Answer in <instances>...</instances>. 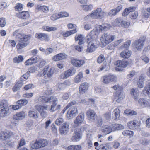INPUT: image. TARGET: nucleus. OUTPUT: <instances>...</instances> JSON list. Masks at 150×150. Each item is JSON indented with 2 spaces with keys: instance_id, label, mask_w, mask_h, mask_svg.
Segmentation results:
<instances>
[{
  "instance_id": "nucleus-1",
  "label": "nucleus",
  "mask_w": 150,
  "mask_h": 150,
  "mask_svg": "<svg viewBox=\"0 0 150 150\" xmlns=\"http://www.w3.org/2000/svg\"><path fill=\"white\" fill-rule=\"evenodd\" d=\"M38 100L40 102L44 103L49 102L51 103L52 104L50 109L51 112H53L55 111V106L58 103L57 98L54 96H52L49 98L41 96L39 97Z\"/></svg>"
},
{
  "instance_id": "nucleus-2",
  "label": "nucleus",
  "mask_w": 150,
  "mask_h": 150,
  "mask_svg": "<svg viewBox=\"0 0 150 150\" xmlns=\"http://www.w3.org/2000/svg\"><path fill=\"white\" fill-rule=\"evenodd\" d=\"M38 100L40 102L44 103L49 102L51 103L52 104L50 109L51 112H53L55 111V106L58 103L57 98L54 96H52L49 98L41 96L39 97Z\"/></svg>"
},
{
  "instance_id": "nucleus-3",
  "label": "nucleus",
  "mask_w": 150,
  "mask_h": 150,
  "mask_svg": "<svg viewBox=\"0 0 150 150\" xmlns=\"http://www.w3.org/2000/svg\"><path fill=\"white\" fill-rule=\"evenodd\" d=\"M87 42L88 43V48L87 51L92 52L93 51L94 47V31H91L86 37Z\"/></svg>"
},
{
  "instance_id": "nucleus-4",
  "label": "nucleus",
  "mask_w": 150,
  "mask_h": 150,
  "mask_svg": "<svg viewBox=\"0 0 150 150\" xmlns=\"http://www.w3.org/2000/svg\"><path fill=\"white\" fill-rule=\"evenodd\" d=\"M132 63L131 60L129 61L118 60L116 63L115 65L117 66L115 69L117 71H120L122 70L121 68H125L128 64H131Z\"/></svg>"
},
{
  "instance_id": "nucleus-5",
  "label": "nucleus",
  "mask_w": 150,
  "mask_h": 150,
  "mask_svg": "<svg viewBox=\"0 0 150 150\" xmlns=\"http://www.w3.org/2000/svg\"><path fill=\"white\" fill-rule=\"evenodd\" d=\"M18 30L15 31L13 33V35L14 36H16L15 38L19 41H21V40L28 41L31 37L30 35H25L24 34H22L21 33H18Z\"/></svg>"
},
{
  "instance_id": "nucleus-6",
  "label": "nucleus",
  "mask_w": 150,
  "mask_h": 150,
  "mask_svg": "<svg viewBox=\"0 0 150 150\" xmlns=\"http://www.w3.org/2000/svg\"><path fill=\"white\" fill-rule=\"evenodd\" d=\"M115 38V35L105 33L102 35L100 40L101 41L102 43L103 42L106 44H108L112 41Z\"/></svg>"
},
{
  "instance_id": "nucleus-7",
  "label": "nucleus",
  "mask_w": 150,
  "mask_h": 150,
  "mask_svg": "<svg viewBox=\"0 0 150 150\" xmlns=\"http://www.w3.org/2000/svg\"><path fill=\"white\" fill-rule=\"evenodd\" d=\"M103 82L105 84H108L110 82H115L116 80V76L112 74H109L103 76Z\"/></svg>"
},
{
  "instance_id": "nucleus-8",
  "label": "nucleus",
  "mask_w": 150,
  "mask_h": 150,
  "mask_svg": "<svg viewBox=\"0 0 150 150\" xmlns=\"http://www.w3.org/2000/svg\"><path fill=\"white\" fill-rule=\"evenodd\" d=\"M82 136L81 133L80 132L79 129H76L72 134L71 140L73 142H77L81 139Z\"/></svg>"
},
{
  "instance_id": "nucleus-9",
  "label": "nucleus",
  "mask_w": 150,
  "mask_h": 150,
  "mask_svg": "<svg viewBox=\"0 0 150 150\" xmlns=\"http://www.w3.org/2000/svg\"><path fill=\"white\" fill-rule=\"evenodd\" d=\"M145 40L144 37L140 38L139 40H135L134 43V47L137 50H141L144 45Z\"/></svg>"
},
{
  "instance_id": "nucleus-10",
  "label": "nucleus",
  "mask_w": 150,
  "mask_h": 150,
  "mask_svg": "<svg viewBox=\"0 0 150 150\" xmlns=\"http://www.w3.org/2000/svg\"><path fill=\"white\" fill-rule=\"evenodd\" d=\"M25 113L23 111L17 113L16 115H14L13 119L11 121V123L14 124L16 126L18 122H16L15 120H18L23 119L25 118Z\"/></svg>"
},
{
  "instance_id": "nucleus-11",
  "label": "nucleus",
  "mask_w": 150,
  "mask_h": 150,
  "mask_svg": "<svg viewBox=\"0 0 150 150\" xmlns=\"http://www.w3.org/2000/svg\"><path fill=\"white\" fill-rule=\"evenodd\" d=\"M106 13L102 11L100 8H97L94 11V18L101 19L105 16Z\"/></svg>"
},
{
  "instance_id": "nucleus-12",
  "label": "nucleus",
  "mask_w": 150,
  "mask_h": 150,
  "mask_svg": "<svg viewBox=\"0 0 150 150\" xmlns=\"http://www.w3.org/2000/svg\"><path fill=\"white\" fill-rule=\"evenodd\" d=\"M69 124L66 122L63 124L59 130L62 134H66L69 131Z\"/></svg>"
},
{
  "instance_id": "nucleus-13",
  "label": "nucleus",
  "mask_w": 150,
  "mask_h": 150,
  "mask_svg": "<svg viewBox=\"0 0 150 150\" xmlns=\"http://www.w3.org/2000/svg\"><path fill=\"white\" fill-rule=\"evenodd\" d=\"M84 114H79L74 121V127H76L83 122L84 120Z\"/></svg>"
},
{
  "instance_id": "nucleus-14",
  "label": "nucleus",
  "mask_w": 150,
  "mask_h": 150,
  "mask_svg": "<svg viewBox=\"0 0 150 150\" xmlns=\"http://www.w3.org/2000/svg\"><path fill=\"white\" fill-rule=\"evenodd\" d=\"M35 36L41 41H48L49 40L48 35L45 33H37L35 34Z\"/></svg>"
},
{
  "instance_id": "nucleus-15",
  "label": "nucleus",
  "mask_w": 150,
  "mask_h": 150,
  "mask_svg": "<svg viewBox=\"0 0 150 150\" xmlns=\"http://www.w3.org/2000/svg\"><path fill=\"white\" fill-rule=\"evenodd\" d=\"M39 59V57L34 56L33 57L27 60L25 63V64L26 65H32L38 61Z\"/></svg>"
},
{
  "instance_id": "nucleus-16",
  "label": "nucleus",
  "mask_w": 150,
  "mask_h": 150,
  "mask_svg": "<svg viewBox=\"0 0 150 150\" xmlns=\"http://www.w3.org/2000/svg\"><path fill=\"white\" fill-rule=\"evenodd\" d=\"M89 86V84L86 82L82 83L79 87V93L80 94H83L88 90Z\"/></svg>"
},
{
  "instance_id": "nucleus-17",
  "label": "nucleus",
  "mask_w": 150,
  "mask_h": 150,
  "mask_svg": "<svg viewBox=\"0 0 150 150\" xmlns=\"http://www.w3.org/2000/svg\"><path fill=\"white\" fill-rule=\"evenodd\" d=\"M72 64L76 67H79L83 65L85 63V61L83 60H78L73 59L71 60Z\"/></svg>"
},
{
  "instance_id": "nucleus-18",
  "label": "nucleus",
  "mask_w": 150,
  "mask_h": 150,
  "mask_svg": "<svg viewBox=\"0 0 150 150\" xmlns=\"http://www.w3.org/2000/svg\"><path fill=\"white\" fill-rule=\"evenodd\" d=\"M122 5H120L116 8L111 10L108 12V15L110 16H112L116 15L122 8Z\"/></svg>"
},
{
  "instance_id": "nucleus-19",
  "label": "nucleus",
  "mask_w": 150,
  "mask_h": 150,
  "mask_svg": "<svg viewBox=\"0 0 150 150\" xmlns=\"http://www.w3.org/2000/svg\"><path fill=\"white\" fill-rule=\"evenodd\" d=\"M143 94L148 96L150 98V81L147 82L146 85L144 87V89L142 91Z\"/></svg>"
},
{
  "instance_id": "nucleus-20",
  "label": "nucleus",
  "mask_w": 150,
  "mask_h": 150,
  "mask_svg": "<svg viewBox=\"0 0 150 150\" xmlns=\"http://www.w3.org/2000/svg\"><path fill=\"white\" fill-rule=\"evenodd\" d=\"M131 94L133 98L137 101L139 94L138 90L135 88H132L131 90Z\"/></svg>"
},
{
  "instance_id": "nucleus-21",
  "label": "nucleus",
  "mask_w": 150,
  "mask_h": 150,
  "mask_svg": "<svg viewBox=\"0 0 150 150\" xmlns=\"http://www.w3.org/2000/svg\"><path fill=\"white\" fill-rule=\"evenodd\" d=\"M77 108H75L70 111L69 110L67 112V118L69 119H71L73 118L77 113Z\"/></svg>"
},
{
  "instance_id": "nucleus-22",
  "label": "nucleus",
  "mask_w": 150,
  "mask_h": 150,
  "mask_svg": "<svg viewBox=\"0 0 150 150\" xmlns=\"http://www.w3.org/2000/svg\"><path fill=\"white\" fill-rule=\"evenodd\" d=\"M131 51L127 49H125L120 53V56L124 58L127 59L131 56Z\"/></svg>"
},
{
  "instance_id": "nucleus-23",
  "label": "nucleus",
  "mask_w": 150,
  "mask_h": 150,
  "mask_svg": "<svg viewBox=\"0 0 150 150\" xmlns=\"http://www.w3.org/2000/svg\"><path fill=\"white\" fill-rule=\"evenodd\" d=\"M12 134V132H11L8 131L3 132L0 134V139L5 140L10 137Z\"/></svg>"
},
{
  "instance_id": "nucleus-24",
  "label": "nucleus",
  "mask_w": 150,
  "mask_h": 150,
  "mask_svg": "<svg viewBox=\"0 0 150 150\" xmlns=\"http://www.w3.org/2000/svg\"><path fill=\"white\" fill-rule=\"evenodd\" d=\"M66 57V55L65 54L61 53L54 56L52 59L54 61H57L64 59Z\"/></svg>"
},
{
  "instance_id": "nucleus-25",
  "label": "nucleus",
  "mask_w": 150,
  "mask_h": 150,
  "mask_svg": "<svg viewBox=\"0 0 150 150\" xmlns=\"http://www.w3.org/2000/svg\"><path fill=\"white\" fill-rule=\"evenodd\" d=\"M110 62L108 63L104 62L101 66L100 69L98 70V71L104 70L105 71H108L109 70L110 67Z\"/></svg>"
},
{
  "instance_id": "nucleus-26",
  "label": "nucleus",
  "mask_w": 150,
  "mask_h": 150,
  "mask_svg": "<svg viewBox=\"0 0 150 150\" xmlns=\"http://www.w3.org/2000/svg\"><path fill=\"white\" fill-rule=\"evenodd\" d=\"M83 77V74L82 72H79L74 79V82L76 83L81 81Z\"/></svg>"
},
{
  "instance_id": "nucleus-27",
  "label": "nucleus",
  "mask_w": 150,
  "mask_h": 150,
  "mask_svg": "<svg viewBox=\"0 0 150 150\" xmlns=\"http://www.w3.org/2000/svg\"><path fill=\"white\" fill-rule=\"evenodd\" d=\"M138 102L139 105L142 107L148 106L149 104L147 100L143 98L139 99Z\"/></svg>"
},
{
  "instance_id": "nucleus-28",
  "label": "nucleus",
  "mask_w": 150,
  "mask_h": 150,
  "mask_svg": "<svg viewBox=\"0 0 150 150\" xmlns=\"http://www.w3.org/2000/svg\"><path fill=\"white\" fill-rule=\"evenodd\" d=\"M76 72V70L74 68H71L65 72L66 78H68L70 76L74 74Z\"/></svg>"
},
{
  "instance_id": "nucleus-29",
  "label": "nucleus",
  "mask_w": 150,
  "mask_h": 150,
  "mask_svg": "<svg viewBox=\"0 0 150 150\" xmlns=\"http://www.w3.org/2000/svg\"><path fill=\"white\" fill-rule=\"evenodd\" d=\"M23 81L21 80L18 81L13 88L14 92H16L19 90L23 85Z\"/></svg>"
},
{
  "instance_id": "nucleus-30",
  "label": "nucleus",
  "mask_w": 150,
  "mask_h": 150,
  "mask_svg": "<svg viewBox=\"0 0 150 150\" xmlns=\"http://www.w3.org/2000/svg\"><path fill=\"white\" fill-rule=\"evenodd\" d=\"M112 129L113 131L120 130L124 128V126L120 124H115L112 125Z\"/></svg>"
},
{
  "instance_id": "nucleus-31",
  "label": "nucleus",
  "mask_w": 150,
  "mask_h": 150,
  "mask_svg": "<svg viewBox=\"0 0 150 150\" xmlns=\"http://www.w3.org/2000/svg\"><path fill=\"white\" fill-rule=\"evenodd\" d=\"M106 27L105 26H102L99 25H97L95 28L94 30V34L97 35L100 31H101L103 29H105Z\"/></svg>"
},
{
  "instance_id": "nucleus-32",
  "label": "nucleus",
  "mask_w": 150,
  "mask_h": 150,
  "mask_svg": "<svg viewBox=\"0 0 150 150\" xmlns=\"http://www.w3.org/2000/svg\"><path fill=\"white\" fill-rule=\"evenodd\" d=\"M27 41L25 40H21L19 41V43L18 44L16 45L17 48L18 49H21L26 47L28 44L26 42Z\"/></svg>"
},
{
  "instance_id": "nucleus-33",
  "label": "nucleus",
  "mask_w": 150,
  "mask_h": 150,
  "mask_svg": "<svg viewBox=\"0 0 150 150\" xmlns=\"http://www.w3.org/2000/svg\"><path fill=\"white\" fill-rule=\"evenodd\" d=\"M86 115L89 120H93L94 110H93L89 109L87 111Z\"/></svg>"
},
{
  "instance_id": "nucleus-34",
  "label": "nucleus",
  "mask_w": 150,
  "mask_h": 150,
  "mask_svg": "<svg viewBox=\"0 0 150 150\" xmlns=\"http://www.w3.org/2000/svg\"><path fill=\"white\" fill-rule=\"evenodd\" d=\"M102 128V132L106 134H108L111 132L112 129L111 127L107 125L103 126Z\"/></svg>"
},
{
  "instance_id": "nucleus-35",
  "label": "nucleus",
  "mask_w": 150,
  "mask_h": 150,
  "mask_svg": "<svg viewBox=\"0 0 150 150\" xmlns=\"http://www.w3.org/2000/svg\"><path fill=\"white\" fill-rule=\"evenodd\" d=\"M9 108H7V109H5L4 108H2L0 107V115L1 117H4L6 115L8 112Z\"/></svg>"
},
{
  "instance_id": "nucleus-36",
  "label": "nucleus",
  "mask_w": 150,
  "mask_h": 150,
  "mask_svg": "<svg viewBox=\"0 0 150 150\" xmlns=\"http://www.w3.org/2000/svg\"><path fill=\"white\" fill-rule=\"evenodd\" d=\"M87 139H88L87 143L88 146V148L92 147V141L93 140V136L91 134L88 133L87 134Z\"/></svg>"
},
{
  "instance_id": "nucleus-37",
  "label": "nucleus",
  "mask_w": 150,
  "mask_h": 150,
  "mask_svg": "<svg viewBox=\"0 0 150 150\" xmlns=\"http://www.w3.org/2000/svg\"><path fill=\"white\" fill-rule=\"evenodd\" d=\"M38 141L40 145V148L46 146L48 143L47 140L45 139H41L38 140Z\"/></svg>"
},
{
  "instance_id": "nucleus-38",
  "label": "nucleus",
  "mask_w": 150,
  "mask_h": 150,
  "mask_svg": "<svg viewBox=\"0 0 150 150\" xmlns=\"http://www.w3.org/2000/svg\"><path fill=\"white\" fill-rule=\"evenodd\" d=\"M123 98V94L121 92H117V93L115 97V99H116V101L119 103L122 100Z\"/></svg>"
},
{
  "instance_id": "nucleus-39",
  "label": "nucleus",
  "mask_w": 150,
  "mask_h": 150,
  "mask_svg": "<svg viewBox=\"0 0 150 150\" xmlns=\"http://www.w3.org/2000/svg\"><path fill=\"white\" fill-rule=\"evenodd\" d=\"M114 115L113 118L114 120H116L119 119L120 116V110L118 108H116L113 111Z\"/></svg>"
},
{
  "instance_id": "nucleus-40",
  "label": "nucleus",
  "mask_w": 150,
  "mask_h": 150,
  "mask_svg": "<svg viewBox=\"0 0 150 150\" xmlns=\"http://www.w3.org/2000/svg\"><path fill=\"white\" fill-rule=\"evenodd\" d=\"M30 71H28L26 73L21 77L20 78V80L23 82L26 80L30 76Z\"/></svg>"
},
{
  "instance_id": "nucleus-41",
  "label": "nucleus",
  "mask_w": 150,
  "mask_h": 150,
  "mask_svg": "<svg viewBox=\"0 0 150 150\" xmlns=\"http://www.w3.org/2000/svg\"><path fill=\"white\" fill-rule=\"evenodd\" d=\"M0 107H4L7 109V108H8L7 100H2L0 103Z\"/></svg>"
},
{
  "instance_id": "nucleus-42",
  "label": "nucleus",
  "mask_w": 150,
  "mask_h": 150,
  "mask_svg": "<svg viewBox=\"0 0 150 150\" xmlns=\"http://www.w3.org/2000/svg\"><path fill=\"white\" fill-rule=\"evenodd\" d=\"M81 148V146L79 145H71L68 147L67 150H80Z\"/></svg>"
},
{
  "instance_id": "nucleus-43",
  "label": "nucleus",
  "mask_w": 150,
  "mask_h": 150,
  "mask_svg": "<svg viewBox=\"0 0 150 150\" xmlns=\"http://www.w3.org/2000/svg\"><path fill=\"white\" fill-rule=\"evenodd\" d=\"M28 102V100L25 99H21L17 101V104L20 105L22 107V106L26 105Z\"/></svg>"
},
{
  "instance_id": "nucleus-44",
  "label": "nucleus",
  "mask_w": 150,
  "mask_h": 150,
  "mask_svg": "<svg viewBox=\"0 0 150 150\" xmlns=\"http://www.w3.org/2000/svg\"><path fill=\"white\" fill-rule=\"evenodd\" d=\"M29 116L30 117H32L34 119H36L38 117L37 112L34 110L30 111L28 112Z\"/></svg>"
},
{
  "instance_id": "nucleus-45",
  "label": "nucleus",
  "mask_w": 150,
  "mask_h": 150,
  "mask_svg": "<svg viewBox=\"0 0 150 150\" xmlns=\"http://www.w3.org/2000/svg\"><path fill=\"white\" fill-rule=\"evenodd\" d=\"M109 145L106 144L105 145L103 146H102V145H100L99 147V148L98 149H97L96 147H95V148L97 150H109Z\"/></svg>"
},
{
  "instance_id": "nucleus-46",
  "label": "nucleus",
  "mask_w": 150,
  "mask_h": 150,
  "mask_svg": "<svg viewBox=\"0 0 150 150\" xmlns=\"http://www.w3.org/2000/svg\"><path fill=\"white\" fill-rule=\"evenodd\" d=\"M24 59L23 57L21 55L19 56L18 57H16L13 59V62L15 63H18L22 62Z\"/></svg>"
},
{
  "instance_id": "nucleus-47",
  "label": "nucleus",
  "mask_w": 150,
  "mask_h": 150,
  "mask_svg": "<svg viewBox=\"0 0 150 150\" xmlns=\"http://www.w3.org/2000/svg\"><path fill=\"white\" fill-rule=\"evenodd\" d=\"M77 32L76 29H73L72 30L67 31L65 33L63 34V35L64 37H67L71 35V34Z\"/></svg>"
},
{
  "instance_id": "nucleus-48",
  "label": "nucleus",
  "mask_w": 150,
  "mask_h": 150,
  "mask_svg": "<svg viewBox=\"0 0 150 150\" xmlns=\"http://www.w3.org/2000/svg\"><path fill=\"white\" fill-rule=\"evenodd\" d=\"M35 109L38 110L39 112L43 109H46L47 108V106L46 105H45L43 106H40L38 105H37L35 106Z\"/></svg>"
},
{
  "instance_id": "nucleus-49",
  "label": "nucleus",
  "mask_w": 150,
  "mask_h": 150,
  "mask_svg": "<svg viewBox=\"0 0 150 150\" xmlns=\"http://www.w3.org/2000/svg\"><path fill=\"white\" fill-rule=\"evenodd\" d=\"M133 132L129 130H126L123 131L122 132V134L124 136H133Z\"/></svg>"
},
{
  "instance_id": "nucleus-50",
  "label": "nucleus",
  "mask_w": 150,
  "mask_h": 150,
  "mask_svg": "<svg viewBox=\"0 0 150 150\" xmlns=\"http://www.w3.org/2000/svg\"><path fill=\"white\" fill-rule=\"evenodd\" d=\"M43 29L48 31H54L57 30V28L54 27H49L46 26L43 27Z\"/></svg>"
},
{
  "instance_id": "nucleus-51",
  "label": "nucleus",
  "mask_w": 150,
  "mask_h": 150,
  "mask_svg": "<svg viewBox=\"0 0 150 150\" xmlns=\"http://www.w3.org/2000/svg\"><path fill=\"white\" fill-rule=\"evenodd\" d=\"M15 8L16 11H20L23 9V6L21 4L18 3L16 4Z\"/></svg>"
},
{
  "instance_id": "nucleus-52",
  "label": "nucleus",
  "mask_w": 150,
  "mask_h": 150,
  "mask_svg": "<svg viewBox=\"0 0 150 150\" xmlns=\"http://www.w3.org/2000/svg\"><path fill=\"white\" fill-rule=\"evenodd\" d=\"M139 142L143 145H147L150 143V140L146 139H142L139 140Z\"/></svg>"
},
{
  "instance_id": "nucleus-53",
  "label": "nucleus",
  "mask_w": 150,
  "mask_h": 150,
  "mask_svg": "<svg viewBox=\"0 0 150 150\" xmlns=\"http://www.w3.org/2000/svg\"><path fill=\"white\" fill-rule=\"evenodd\" d=\"M131 43V41L130 40H128L125 43L122 45L120 47V48L121 49L125 48V49H127L130 45Z\"/></svg>"
},
{
  "instance_id": "nucleus-54",
  "label": "nucleus",
  "mask_w": 150,
  "mask_h": 150,
  "mask_svg": "<svg viewBox=\"0 0 150 150\" xmlns=\"http://www.w3.org/2000/svg\"><path fill=\"white\" fill-rule=\"evenodd\" d=\"M38 10L39 11H42L44 13H47L49 9L47 6H43L39 7Z\"/></svg>"
},
{
  "instance_id": "nucleus-55",
  "label": "nucleus",
  "mask_w": 150,
  "mask_h": 150,
  "mask_svg": "<svg viewBox=\"0 0 150 150\" xmlns=\"http://www.w3.org/2000/svg\"><path fill=\"white\" fill-rule=\"evenodd\" d=\"M54 71V69L53 68H51L48 72H47V77L48 78L51 77Z\"/></svg>"
},
{
  "instance_id": "nucleus-56",
  "label": "nucleus",
  "mask_w": 150,
  "mask_h": 150,
  "mask_svg": "<svg viewBox=\"0 0 150 150\" xmlns=\"http://www.w3.org/2000/svg\"><path fill=\"white\" fill-rule=\"evenodd\" d=\"M31 148L33 149H37L40 148L38 140H36L35 142L32 144Z\"/></svg>"
},
{
  "instance_id": "nucleus-57",
  "label": "nucleus",
  "mask_w": 150,
  "mask_h": 150,
  "mask_svg": "<svg viewBox=\"0 0 150 150\" xmlns=\"http://www.w3.org/2000/svg\"><path fill=\"white\" fill-rule=\"evenodd\" d=\"M128 127L131 129H134L135 127L137 126V123L133 121L130 122L129 124H128Z\"/></svg>"
},
{
  "instance_id": "nucleus-58",
  "label": "nucleus",
  "mask_w": 150,
  "mask_h": 150,
  "mask_svg": "<svg viewBox=\"0 0 150 150\" xmlns=\"http://www.w3.org/2000/svg\"><path fill=\"white\" fill-rule=\"evenodd\" d=\"M47 108L46 109H43L42 110L39 112L40 113V115L43 118H45L47 116V113L46 112Z\"/></svg>"
},
{
  "instance_id": "nucleus-59",
  "label": "nucleus",
  "mask_w": 150,
  "mask_h": 150,
  "mask_svg": "<svg viewBox=\"0 0 150 150\" xmlns=\"http://www.w3.org/2000/svg\"><path fill=\"white\" fill-rule=\"evenodd\" d=\"M84 10H86L87 11L91 10L93 7V6L92 5H84L82 6Z\"/></svg>"
},
{
  "instance_id": "nucleus-60",
  "label": "nucleus",
  "mask_w": 150,
  "mask_h": 150,
  "mask_svg": "<svg viewBox=\"0 0 150 150\" xmlns=\"http://www.w3.org/2000/svg\"><path fill=\"white\" fill-rule=\"evenodd\" d=\"M103 123L102 118L100 117H98L97 119L96 125L98 127L101 126Z\"/></svg>"
},
{
  "instance_id": "nucleus-61",
  "label": "nucleus",
  "mask_w": 150,
  "mask_h": 150,
  "mask_svg": "<svg viewBox=\"0 0 150 150\" xmlns=\"http://www.w3.org/2000/svg\"><path fill=\"white\" fill-rule=\"evenodd\" d=\"M122 20L120 18L116 19L114 21L115 26H119L120 25H121Z\"/></svg>"
},
{
  "instance_id": "nucleus-62",
  "label": "nucleus",
  "mask_w": 150,
  "mask_h": 150,
  "mask_svg": "<svg viewBox=\"0 0 150 150\" xmlns=\"http://www.w3.org/2000/svg\"><path fill=\"white\" fill-rule=\"evenodd\" d=\"M6 23L5 19L3 17L0 18V26L4 27L5 26Z\"/></svg>"
},
{
  "instance_id": "nucleus-63",
  "label": "nucleus",
  "mask_w": 150,
  "mask_h": 150,
  "mask_svg": "<svg viewBox=\"0 0 150 150\" xmlns=\"http://www.w3.org/2000/svg\"><path fill=\"white\" fill-rule=\"evenodd\" d=\"M105 58L103 55H100L98 58L97 62L98 63H101L105 60Z\"/></svg>"
},
{
  "instance_id": "nucleus-64",
  "label": "nucleus",
  "mask_w": 150,
  "mask_h": 150,
  "mask_svg": "<svg viewBox=\"0 0 150 150\" xmlns=\"http://www.w3.org/2000/svg\"><path fill=\"white\" fill-rule=\"evenodd\" d=\"M59 18L67 17L69 16V14L66 12H61L59 13Z\"/></svg>"
}]
</instances>
